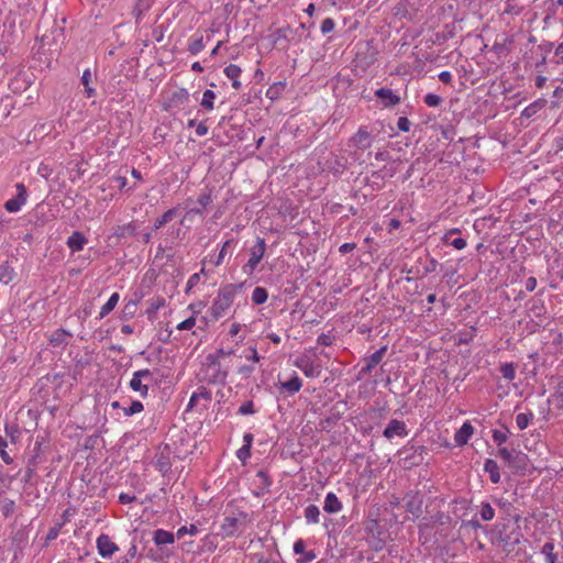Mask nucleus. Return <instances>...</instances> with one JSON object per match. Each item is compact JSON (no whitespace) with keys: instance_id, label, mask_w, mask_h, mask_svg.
Returning a JSON list of instances; mask_svg holds the SVG:
<instances>
[{"instance_id":"53","label":"nucleus","mask_w":563,"mask_h":563,"mask_svg":"<svg viewBox=\"0 0 563 563\" xmlns=\"http://www.w3.org/2000/svg\"><path fill=\"white\" fill-rule=\"evenodd\" d=\"M256 412L253 400L244 401L238 409V413L241 416L254 415Z\"/></svg>"},{"instance_id":"18","label":"nucleus","mask_w":563,"mask_h":563,"mask_svg":"<svg viewBox=\"0 0 563 563\" xmlns=\"http://www.w3.org/2000/svg\"><path fill=\"white\" fill-rule=\"evenodd\" d=\"M375 97L380 100L384 108H393L400 103L401 99L390 88L382 87L374 92Z\"/></svg>"},{"instance_id":"9","label":"nucleus","mask_w":563,"mask_h":563,"mask_svg":"<svg viewBox=\"0 0 563 563\" xmlns=\"http://www.w3.org/2000/svg\"><path fill=\"white\" fill-rule=\"evenodd\" d=\"M154 382V374L151 369L144 368L133 373L129 387L145 398L148 395L150 385Z\"/></svg>"},{"instance_id":"4","label":"nucleus","mask_w":563,"mask_h":563,"mask_svg":"<svg viewBox=\"0 0 563 563\" xmlns=\"http://www.w3.org/2000/svg\"><path fill=\"white\" fill-rule=\"evenodd\" d=\"M229 369V365L223 366L221 361L208 354L202 362L201 380L212 385L224 386L227 384Z\"/></svg>"},{"instance_id":"25","label":"nucleus","mask_w":563,"mask_h":563,"mask_svg":"<svg viewBox=\"0 0 563 563\" xmlns=\"http://www.w3.org/2000/svg\"><path fill=\"white\" fill-rule=\"evenodd\" d=\"M342 508L343 505L338 496L332 492L328 493L324 498L323 510L328 514H338Z\"/></svg>"},{"instance_id":"61","label":"nucleus","mask_w":563,"mask_h":563,"mask_svg":"<svg viewBox=\"0 0 563 563\" xmlns=\"http://www.w3.org/2000/svg\"><path fill=\"white\" fill-rule=\"evenodd\" d=\"M551 63H554L556 65L563 63V42H561L554 49L553 57L550 58Z\"/></svg>"},{"instance_id":"19","label":"nucleus","mask_w":563,"mask_h":563,"mask_svg":"<svg viewBox=\"0 0 563 563\" xmlns=\"http://www.w3.org/2000/svg\"><path fill=\"white\" fill-rule=\"evenodd\" d=\"M73 338V333L64 328L54 331L48 338V343L52 347H65L68 345V339Z\"/></svg>"},{"instance_id":"10","label":"nucleus","mask_w":563,"mask_h":563,"mask_svg":"<svg viewBox=\"0 0 563 563\" xmlns=\"http://www.w3.org/2000/svg\"><path fill=\"white\" fill-rule=\"evenodd\" d=\"M250 258L242 269L245 274L251 275L263 260L266 252V243L263 238L257 236L255 245L251 249Z\"/></svg>"},{"instance_id":"29","label":"nucleus","mask_w":563,"mask_h":563,"mask_svg":"<svg viewBox=\"0 0 563 563\" xmlns=\"http://www.w3.org/2000/svg\"><path fill=\"white\" fill-rule=\"evenodd\" d=\"M15 277V271L9 261L0 264V283L8 285Z\"/></svg>"},{"instance_id":"32","label":"nucleus","mask_w":563,"mask_h":563,"mask_svg":"<svg viewBox=\"0 0 563 563\" xmlns=\"http://www.w3.org/2000/svg\"><path fill=\"white\" fill-rule=\"evenodd\" d=\"M509 434H510L509 428L507 426L503 424V430L494 429L492 431V439H493L494 443L498 448H500L507 442Z\"/></svg>"},{"instance_id":"30","label":"nucleus","mask_w":563,"mask_h":563,"mask_svg":"<svg viewBox=\"0 0 563 563\" xmlns=\"http://www.w3.org/2000/svg\"><path fill=\"white\" fill-rule=\"evenodd\" d=\"M136 225L133 222H130L123 225H117L113 229V236L118 239L134 236L136 234Z\"/></svg>"},{"instance_id":"23","label":"nucleus","mask_w":563,"mask_h":563,"mask_svg":"<svg viewBox=\"0 0 563 563\" xmlns=\"http://www.w3.org/2000/svg\"><path fill=\"white\" fill-rule=\"evenodd\" d=\"M294 552L296 554H300L301 556L297 560V563H310L312 562L317 555L314 551H306V543L302 539H298L294 543Z\"/></svg>"},{"instance_id":"17","label":"nucleus","mask_w":563,"mask_h":563,"mask_svg":"<svg viewBox=\"0 0 563 563\" xmlns=\"http://www.w3.org/2000/svg\"><path fill=\"white\" fill-rule=\"evenodd\" d=\"M97 550L100 556L103 559L111 558L115 552L119 551V547L111 540L108 534H100L97 538Z\"/></svg>"},{"instance_id":"27","label":"nucleus","mask_w":563,"mask_h":563,"mask_svg":"<svg viewBox=\"0 0 563 563\" xmlns=\"http://www.w3.org/2000/svg\"><path fill=\"white\" fill-rule=\"evenodd\" d=\"M212 196H211V191L210 190H207L205 192H201L197 199V202L199 205H201V208H191L188 210L187 212V216H190V214H199V216H202L203 214V209L207 208L208 206H210L212 203Z\"/></svg>"},{"instance_id":"41","label":"nucleus","mask_w":563,"mask_h":563,"mask_svg":"<svg viewBox=\"0 0 563 563\" xmlns=\"http://www.w3.org/2000/svg\"><path fill=\"white\" fill-rule=\"evenodd\" d=\"M533 417H534V415L532 411L518 413L516 416V424H517L518 429L519 430L527 429L528 426L530 424V422L533 420Z\"/></svg>"},{"instance_id":"22","label":"nucleus","mask_w":563,"mask_h":563,"mask_svg":"<svg viewBox=\"0 0 563 563\" xmlns=\"http://www.w3.org/2000/svg\"><path fill=\"white\" fill-rule=\"evenodd\" d=\"M474 433V428L470 421H465L462 427L455 432L454 441L457 446L467 444L470 438Z\"/></svg>"},{"instance_id":"48","label":"nucleus","mask_w":563,"mask_h":563,"mask_svg":"<svg viewBox=\"0 0 563 563\" xmlns=\"http://www.w3.org/2000/svg\"><path fill=\"white\" fill-rule=\"evenodd\" d=\"M216 99V93L212 90H206L203 92L202 99H201V107L206 110L210 111L213 109V101Z\"/></svg>"},{"instance_id":"1","label":"nucleus","mask_w":563,"mask_h":563,"mask_svg":"<svg viewBox=\"0 0 563 563\" xmlns=\"http://www.w3.org/2000/svg\"><path fill=\"white\" fill-rule=\"evenodd\" d=\"M244 283L227 284L221 286L217 296L209 308L210 316L213 320H219L224 317L231 308L235 297L242 291Z\"/></svg>"},{"instance_id":"31","label":"nucleus","mask_w":563,"mask_h":563,"mask_svg":"<svg viewBox=\"0 0 563 563\" xmlns=\"http://www.w3.org/2000/svg\"><path fill=\"white\" fill-rule=\"evenodd\" d=\"M528 466V456L521 451H517L516 455H514L512 462L509 467L514 468L516 472H525Z\"/></svg>"},{"instance_id":"57","label":"nucleus","mask_w":563,"mask_h":563,"mask_svg":"<svg viewBox=\"0 0 563 563\" xmlns=\"http://www.w3.org/2000/svg\"><path fill=\"white\" fill-rule=\"evenodd\" d=\"M541 109V103L540 102H533V103H530L528 107H526L522 112H521V117L522 118H532L539 110Z\"/></svg>"},{"instance_id":"34","label":"nucleus","mask_w":563,"mask_h":563,"mask_svg":"<svg viewBox=\"0 0 563 563\" xmlns=\"http://www.w3.org/2000/svg\"><path fill=\"white\" fill-rule=\"evenodd\" d=\"M205 48L203 36L194 34L188 41V52L191 55L199 54Z\"/></svg>"},{"instance_id":"56","label":"nucleus","mask_w":563,"mask_h":563,"mask_svg":"<svg viewBox=\"0 0 563 563\" xmlns=\"http://www.w3.org/2000/svg\"><path fill=\"white\" fill-rule=\"evenodd\" d=\"M423 101L428 107L437 108L442 103V98L435 93H427L423 97Z\"/></svg>"},{"instance_id":"35","label":"nucleus","mask_w":563,"mask_h":563,"mask_svg":"<svg viewBox=\"0 0 563 563\" xmlns=\"http://www.w3.org/2000/svg\"><path fill=\"white\" fill-rule=\"evenodd\" d=\"M119 299L120 295L118 292H113L108 299V301L101 307L99 318L103 319L104 317H107L115 308V306L119 302Z\"/></svg>"},{"instance_id":"47","label":"nucleus","mask_w":563,"mask_h":563,"mask_svg":"<svg viewBox=\"0 0 563 563\" xmlns=\"http://www.w3.org/2000/svg\"><path fill=\"white\" fill-rule=\"evenodd\" d=\"M479 515L482 520L490 521L495 517V510L489 503H482Z\"/></svg>"},{"instance_id":"49","label":"nucleus","mask_w":563,"mask_h":563,"mask_svg":"<svg viewBox=\"0 0 563 563\" xmlns=\"http://www.w3.org/2000/svg\"><path fill=\"white\" fill-rule=\"evenodd\" d=\"M144 406L140 400H133L129 407L123 408V412L125 417H131L133 415L140 413L143 411Z\"/></svg>"},{"instance_id":"13","label":"nucleus","mask_w":563,"mask_h":563,"mask_svg":"<svg viewBox=\"0 0 563 563\" xmlns=\"http://www.w3.org/2000/svg\"><path fill=\"white\" fill-rule=\"evenodd\" d=\"M387 352V345L382 346L379 350L366 356L364 358L365 365L360 369L357 379L364 378L366 375L371 374L372 371L382 362L385 354Z\"/></svg>"},{"instance_id":"46","label":"nucleus","mask_w":563,"mask_h":563,"mask_svg":"<svg viewBox=\"0 0 563 563\" xmlns=\"http://www.w3.org/2000/svg\"><path fill=\"white\" fill-rule=\"evenodd\" d=\"M523 11V7L516 3V0H506L504 13L511 15H519Z\"/></svg>"},{"instance_id":"26","label":"nucleus","mask_w":563,"mask_h":563,"mask_svg":"<svg viewBox=\"0 0 563 563\" xmlns=\"http://www.w3.org/2000/svg\"><path fill=\"white\" fill-rule=\"evenodd\" d=\"M457 233H460L459 229L450 230L444 234L443 242L444 244L451 245L456 250H463L464 247H466L467 243L466 240L461 236L453 238V235Z\"/></svg>"},{"instance_id":"50","label":"nucleus","mask_w":563,"mask_h":563,"mask_svg":"<svg viewBox=\"0 0 563 563\" xmlns=\"http://www.w3.org/2000/svg\"><path fill=\"white\" fill-rule=\"evenodd\" d=\"M516 453V450H509L506 446H500L498 448L496 456L503 459L506 463H508V465H510Z\"/></svg>"},{"instance_id":"3","label":"nucleus","mask_w":563,"mask_h":563,"mask_svg":"<svg viewBox=\"0 0 563 563\" xmlns=\"http://www.w3.org/2000/svg\"><path fill=\"white\" fill-rule=\"evenodd\" d=\"M251 521L250 515L242 509L235 508L230 512L227 510L220 525V534L223 539L236 537Z\"/></svg>"},{"instance_id":"40","label":"nucleus","mask_w":563,"mask_h":563,"mask_svg":"<svg viewBox=\"0 0 563 563\" xmlns=\"http://www.w3.org/2000/svg\"><path fill=\"white\" fill-rule=\"evenodd\" d=\"M0 511L4 518L11 517L15 511V501L10 498L0 499Z\"/></svg>"},{"instance_id":"55","label":"nucleus","mask_w":563,"mask_h":563,"mask_svg":"<svg viewBox=\"0 0 563 563\" xmlns=\"http://www.w3.org/2000/svg\"><path fill=\"white\" fill-rule=\"evenodd\" d=\"M224 74L229 79L240 78L242 69L235 64H230L224 68Z\"/></svg>"},{"instance_id":"15","label":"nucleus","mask_w":563,"mask_h":563,"mask_svg":"<svg viewBox=\"0 0 563 563\" xmlns=\"http://www.w3.org/2000/svg\"><path fill=\"white\" fill-rule=\"evenodd\" d=\"M15 188L16 195L4 203V209L11 213L18 212L25 205L27 197L26 188L22 183L16 184Z\"/></svg>"},{"instance_id":"38","label":"nucleus","mask_w":563,"mask_h":563,"mask_svg":"<svg viewBox=\"0 0 563 563\" xmlns=\"http://www.w3.org/2000/svg\"><path fill=\"white\" fill-rule=\"evenodd\" d=\"M200 398H203L206 399L207 401H210L212 399V394L209 389H207L206 387L201 386L198 388L197 391H195L190 399H189V404H188V407L189 408H192L195 406V404L197 402L198 399Z\"/></svg>"},{"instance_id":"14","label":"nucleus","mask_w":563,"mask_h":563,"mask_svg":"<svg viewBox=\"0 0 563 563\" xmlns=\"http://www.w3.org/2000/svg\"><path fill=\"white\" fill-rule=\"evenodd\" d=\"M295 365L302 371V373L309 378L319 377L322 371L320 364H317L310 357L302 355L298 357L295 362Z\"/></svg>"},{"instance_id":"63","label":"nucleus","mask_w":563,"mask_h":563,"mask_svg":"<svg viewBox=\"0 0 563 563\" xmlns=\"http://www.w3.org/2000/svg\"><path fill=\"white\" fill-rule=\"evenodd\" d=\"M251 446H247V445H242L238 451H236V457L241 461V462H245L247 459L251 457Z\"/></svg>"},{"instance_id":"5","label":"nucleus","mask_w":563,"mask_h":563,"mask_svg":"<svg viewBox=\"0 0 563 563\" xmlns=\"http://www.w3.org/2000/svg\"><path fill=\"white\" fill-rule=\"evenodd\" d=\"M523 534L519 526L509 527L508 525L496 526L494 531V540L504 552L510 554L515 551L516 547L520 544Z\"/></svg>"},{"instance_id":"21","label":"nucleus","mask_w":563,"mask_h":563,"mask_svg":"<svg viewBox=\"0 0 563 563\" xmlns=\"http://www.w3.org/2000/svg\"><path fill=\"white\" fill-rule=\"evenodd\" d=\"M87 243L88 239L80 231H74L66 241V245L68 246L71 253L82 251Z\"/></svg>"},{"instance_id":"44","label":"nucleus","mask_w":563,"mask_h":563,"mask_svg":"<svg viewBox=\"0 0 563 563\" xmlns=\"http://www.w3.org/2000/svg\"><path fill=\"white\" fill-rule=\"evenodd\" d=\"M268 298V292L264 287H255L252 294V301L255 305H263Z\"/></svg>"},{"instance_id":"54","label":"nucleus","mask_w":563,"mask_h":563,"mask_svg":"<svg viewBox=\"0 0 563 563\" xmlns=\"http://www.w3.org/2000/svg\"><path fill=\"white\" fill-rule=\"evenodd\" d=\"M198 532H199L198 527L196 525L191 523L189 527H187V526L180 527L176 532V537H177V539H181L187 533L191 534V536H196Z\"/></svg>"},{"instance_id":"24","label":"nucleus","mask_w":563,"mask_h":563,"mask_svg":"<svg viewBox=\"0 0 563 563\" xmlns=\"http://www.w3.org/2000/svg\"><path fill=\"white\" fill-rule=\"evenodd\" d=\"M302 387V382L299 376L295 373L294 376L287 382H280L278 385L279 393H287L288 395H294L300 390Z\"/></svg>"},{"instance_id":"36","label":"nucleus","mask_w":563,"mask_h":563,"mask_svg":"<svg viewBox=\"0 0 563 563\" xmlns=\"http://www.w3.org/2000/svg\"><path fill=\"white\" fill-rule=\"evenodd\" d=\"M286 89L285 81H277L271 85L266 91V97L271 100H277Z\"/></svg>"},{"instance_id":"64","label":"nucleus","mask_w":563,"mask_h":563,"mask_svg":"<svg viewBox=\"0 0 563 563\" xmlns=\"http://www.w3.org/2000/svg\"><path fill=\"white\" fill-rule=\"evenodd\" d=\"M195 324H196V317L191 316V317L187 318L186 320L181 321L177 325V329L181 330V331L191 330L195 327Z\"/></svg>"},{"instance_id":"51","label":"nucleus","mask_w":563,"mask_h":563,"mask_svg":"<svg viewBox=\"0 0 563 563\" xmlns=\"http://www.w3.org/2000/svg\"><path fill=\"white\" fill-rule=\"evenodd\" d=\"M516 453V450H509L506 446H500L498 448L496 456L503 459L506 463H508V465H510Z\"/></svg>"},{"instance_id":"52","label":"nucleus","mask_w":563,"mask_h":563,"mask_svg":"<svg viewBox=\"0 0 563 563\" xmlns=\"http://www.w3.org/2000/svg\"><path fill=\"white\" fill-rule=\"evenodd\" d=\"M256 477L258 478L260 481V487L262 489H268L273 483L271 476L268 475V473L264 470H260L257 473H256Z\"/></svg>"},{"instance_id":"6","label":"nucleus","mask_w":563,"mask_h":563,"mask_svg":"<svg viewBox=\"0 0 563 563\" xmlns=\"http://www.w3.org/2000/svg\"><path fill=\"white\" fill-rule=\"evenodd\" d=\"M429 449L427 446H415L409 442L398 451V455L402 463V467L410 470L415 466L421 465L423 463L424 455H427Z\"/></svg>"},{"instance_id":"60","label":"nucleus","mask_w":563,"mask_h":563,"mask_svg":"<svg viewBox=\"0 0 563 563\" xmlns=\"http://www.w3.org/2000/svg\"><path fill=\"white\" fill-rule=\"evenodd\" d=\"M255 372L254 364H245L238 367V374L241 375L243 379L251 377V375Z\"/></svg>"},{"instance_id":"20","label":"nucleus","mask_w":563,"mask_h":563,"mask_svg":"<svg viewBox=\"0 0 563 563\" xmlns=\"http://www.w3.org/2000/svg\"><path fill=\"white\" fill-rule=\"evenodd\" d=\"M189 101V92L185 88H177L168 98L165 109L179 108Z\"/></svg>"},{"instance_id":"2","label":"nucleus","mask_w":563,"mask_h":563,"mask_svg":"<svg viewBox=\"0 0 563 563\" xmlns=\"http://www.w3.org/2000/svg\"><path fill=\"white\" fill-rule=\"evenodd\" d=\"M383 126L384 124L380 121H376L371 125L358 126L357 131L347 141V146L353 148L352 156L354 159L358 161L361 152L372 146Z\"/></svg>"},{"instance_id":"7","label":"nucleus","mask_w":563,"mask_h":563,"mask_svg":"<svg viewBox=\"0 0 563 563\" xmlns=\"http://www.w3.org/2000/svg\"><path fill=\"white\" fill-rule=\"evenodd\" d=\"M366 541L376 552L382 551L388 539V531L379 525L378 520L372 519L365 526Z\"/></svg>"},{"instance_id":"62","label":"nucleus","mask_w":563,"mask_h":563,"mask_svg":"<svg viewBox=\"0 0 563 563\" xmlns=\"http://www.w3.org/2000/svg\"><path fill=\"white\" fill-rule=\"evenodd\" d=\"M333 341L334 336L330 332L321 333L317 339V343L322 346H330L333 344Z\"/></svg>"},{"instance_id":"45","label":"nucleus","mask_w":563,"mask_h":563,"mask_svg":"<svg viewBox=\"0 0 563 563\" xmlns=\"http://www.w3.org/2000/svg\"><path fill=\"white\" fill-rule=\"evenodd\" d=\"M234 243H236V240H235V239H230V240H227V241L222 244L221 250H220V252H219V254H218L217 258L213 261L214 266H220V265L223 263L224 257H225V255H227V253H228V249H229L232 244H234Z\"/></svg>"},{"instance_id":"42","label":"nucleus","mask_w":563,"mask_h":563,"mask_svg":"<svg viewBox=\"0 0 563 563\" xmlns=\"http://www.w3.org/2000/svg\"><path fill=\"white\" fill-rule=\"evenodd\" d=\"M320 517V509L316 505H309L305 509V518L308 523H318Z\"/></svg>"},{"instance_id":"16","label":"nucleus","mask_w":563,"mask_h":563,"mask_svg":"<svg viewBox=\"0 0 563 563\" xmlns=\"http://www.w3.org/2000/svg\"><path fill=\"white\" fill-rule=\"evenodd\" d=\"M409 430L402 420L391 419L383 431V437L387 440H391L395 437L406 438Z\"/></svg>"},{"instance_id":"12","label":"nucleus","mask_w":563,"mask_h":563,"mask_svg":"<svg viewBox=\"0 0 563 563\" xmlns=\"http://www.w3.org/2000/svg\"><path fill=\"white\" fill-rule=\"evenodd\" d=\"M405 509L415 518L422 515L423 496L419 490H409L404 497Z\"/></svg>"},{"instance_id":"11","label":"nucleus","mask_w":563,"mask_h":563,"mask_svg":"<svg viewBox=\"0 0 563 563\" xmlns=\"http://www.w3.org/2000/svg\"><path fill=\"white\" fill-rule=\"evenodd\" d=\"M175 534L164 529H156L153 532V541L158 547L162 558H169L173 552L166 547L175 543Z\"/></svg>"},{"instance_id":"8","label":"nucleus","mask_w":563,"mask_h":563,"mask_svg":"<svg viewBox=\"0 0 563 563\" xmlns=\"http://www.w3.org/2000/svg\"><path fill=\"white\" fill-rule=\"evenodd\" d=\"M554 44L550 41H543L531 49L530 56L526 57V63L530 67H534L538 73H543L545 69L548 54L552 52Z\"/></svg>"},{"instance_id":"37","label":"nucleus","mask_w":563,"mask_h":563,"mask_svg":"<svg viewBox=\"0 0 563 563\" xmlns=\"http://www.w3.org/2000/svg\"><path fill=\"white\" fill-rule=\"evenodd\" d=\"M176 214H177V208L168 209L161 217L155 219L154 229L158 230V229L163 228L166 223L172 221Z\"/></svg>"},{"instance_id":"58","label":"nucleus","mask_w":563,"mask_h":563,"mask_svg":"<svg viewBox=\"0 0 563 563\" xmlns=\"http://www.w3.org/2000/svg\"><path fill=\"white\" fill-rule=\"evenodd\" d=\"M7 446H8L7 440L4 438L0 437V456L5 464H11L13 462V460L7 452V450H5Z\"/></svg>"},{"instance_id":"28","label":"nucleus","mask_w":563,"mask_h":563,"mask_svg":"<svg viewBox=\"0 0 563 563\" xmlns=\"http://www.w3.org/2000/svg\"><path fill=\"white\" fill-rule=\"evenodd\" d=\"M484 471L489 474V479L493 484L500 482L499 466L495 460L487 459L484 463Z\"/></svg>"},{"instance_id":"33","label":"nucleus","mask_w":563,"mask_h":563,"mask_svg":"<svg viewBox=\"0 0 563 563\" xmlns=\"http://www.w3.org/2000/svg\"><path fill=\"white\" fill-rule=\"evenodd\" d=\"M155 468L163 475H166L172 468L169 455L162 452L155 460Z\"/></svg>"},{"instance_id":"43","label":"nucleus","mask_w":563,"mask_h":563,"mask_svg":"<svg viewBox=\"0 0 563 563\" xmlns=\"http://www.w3.org/2000/svg\"><path fill=\"white\" fill-rule=\"evenodd\" d=\"M516 364L515 363H504L500 365V373L503 377L509 382L516 378Z\"/></svg>"},{"instance_id":"39","label":"nucleus","mask_w":563,"mask_h":563,"mask_svg":"<svg viewBox=\"0 0 563 563\" xmlns=\"http://www.w3.org/2000/svg\"><path fill=\"white\" fill-rule=\"evenodd\" d=\"M296 34V31H294L290 26H285L276 30L273 34L274 42L277 43L280 40H284L286 42L291 41L294 35Z\"/></svg>"},{"instance_id":"59","label":"nucleus","mask_w":563,"mask_h":563,"mask_svg":"<svg viewBox=\"0 0 563 563\" xmlns=\"http://www.w3.org/2000/svg\"><path fill=\"white\" fill-rule=\"evenodd\" d=\"M136 552H137L136 544L135 543L131 544L126 554L124 556L119 558L117 560V563H130V561L135 558Z\"/></svg>"}]
</instances>
